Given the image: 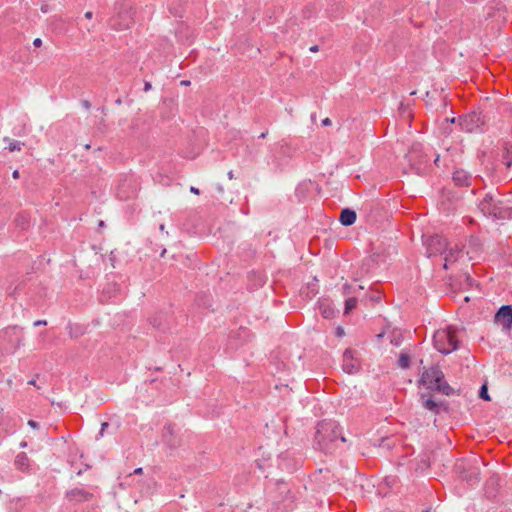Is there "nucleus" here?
Wrapping results in <instances>:
<instances>
[{"instance_id":"obj_34","label":"nucleus","mask_w":512,"mask_h":512,"mask_svg":"<svg viewBox=\"0 0 512 512\" xmlns=\"http://www.w3.org/2000/svg\"><path fill=\"white\" fill-rule=\"evenodd\" d=\"M181 84L182 85H189V81H182Z\"/></svg>"},{"instance_id":"obj_30","label":"nucleus","mask_w":512,"mask_h":512,"mask_svg":"<svg viewBox=\"0 0 512 512\" xmlns=\"http://www.w3.org/2000/svg\"><path fill=\"white\" fill-rule=\"evenodd\" d=\"M142 472V468H137L135 469L134 473L138 474V473H141Z\"/></svg>"},{"instance_id":"obj_7","label":"nucleus","mask_w":512,"mask_h":512,"mask_svg":"<svg viewBox=\"0 0 512 512\" xmlns=\"http://www.w3.org/2000/svg\"><path fill=\"white\" fill-rule=\"evenodd\" d=\"M163 441L170 448H177L182 443L179 430L172 424L166 425L163 431Z\"/></svg>"},{"instance_id":"obj_2","label":"nucleus","mask_w":512,"mask_h":512,"mask_svg":"<svg viewBox=\"0 0 512 512\" xmlns=\"http://www.w3.org/2000/svg\"><path fill=\"white\" fill-rule=\"evenodd\" d=\"M315 440L318 447L325 452H331L338 446L339 442H345L338 424L334 421L326 420L318 424Z\"/></svg>"},{"instance_id":"obj_24","label":"nucleus","mask_w":512,"mask_h":512,"mask_svg":"<svg viewBox=\"0 0 512 512\" xmlns=\"http://www.w3.org/2000/svg\"><path fill=\"white\" fill-rule=\"evenodd\" d=\"M190 191H191L192 193H194V194H199V189H198V188H196V187H193V186H192V187H190Z\"/></svg>"},{"instance_id":"obj_31","label":"nucleus","mask_w":512,"mask_h":512,"mask_svg":"<svg viewBox=\"0 0 512 512\" xmlns=\"http://www.w3.org/2000/svg\"><path fill=\"white\" fill-rule=\"evenodd\" d=\"M42 324H45V321H37V322H35V325H42Z\"/></svg>"},{"instance_id":"obj_37","label":"nucleus","mask_w":512,"mask_h":512,"mask_svg":"<svg viewBox=\"0 0 512 512\" xmlns=\"http://www.w3.org/2000/svg\"><path fill=\"white\" fill-rule=\"evenodd\" d=\"M21 447H26V443L25 442L21 443Z\"/></svg>"},{"instance_id":"obj_6","label":"nucleus","mask_w":512,"mask_h":512,"mask_svg":"<svg viewBox=\"0 0 512 512\" xmlns=\"http://www.w3.org/2000/svg\"><path fill=\"white\" fill-rule=\"evenodd\" d=\"M423 247L425 249L424 254L427 258H440L448 248V244L445 239L436 235L425 237L423 240Z\"/></svg>"},{"instance_id":"obj_27","label":"nucleus","mask_w":512,"mask_h":512,"mask_svg":"<svg viewBox=\"0 0 512 512\" xmlns=\"http://www.w3.org/2000/svg\"><path fill=\"white\" fill-rule=\"evenodd\" d=\"M107 426H108V424H107V423H103V424H102L101 432H100V434H101V435H103V432H104V430H105V428H106Z\"/></svg>"},{"instance_id":"obj_14","label":"nucleus","mask_w":512,"mask_h":512,"mask_svg":"<svg viewBox=\"0 0 512 512\" xmlns=\"http://www.w3.org/2000/svg\"><path fill=\"white\" fill-rule=\"evenodd\" d=\"M357 306V299L349 297L345 301L344 314H349Z\"/></svg>"},{"instance_id":"obj_9","label":"nucleus","mask_w":512,"mask_h":512,"mask_svg":"<svg viewBox=\"0 0 512 512\" xmlns=\"http://www.w3.org/2000/svg\"><path fill=\"white\" fill-rule=\"evenodd\" d=\"M343 370L348 374H354L358 372L360 368L359 360L354 356L352 350L347 349L343 355Z\"/></svg>"},{"instance_id":"obj_29","label":"nucleus","mask_w":512,"mask_h":512,"mask_svg":"<svg viewBox=\"0 0 512 512\" xmlns=\"http://www.w3.org/2000/svg\"><path fill=\"white\" fill-rule=\"evenodd\" d=\"M228 177H229V179H233L234 175H233V172H232V171H230V172L228 173Z\"/></svg>"},{"instance_id":"obj_23","label":"nucleus","mask_w":512,"mask_h":512,"mask_svg":"<svg viewBox=\"0 0 512 512\" xmlns=\"http://www.w3.org/2000/svg\"><path fill=\"white\" fill-rule=\"evenodd\" d=\"M151 88H152L151 83L150 82H145V84H144V91L148 92Z\"/></svg>"},{"instance_id":"obj_38","label":"nucleus","mask_w":512,"mask_h":512,"mask_svg":"<svg viewBox=\"0 0 512 512\" xmlns=\"http://www.w3.org/2000/svg\"><path fill=\"white\" fill-rule=\"evenodd\" d=\"M425 512H431V511H430V510H427V511H425Z\"/></svg>"},{"instance_id":"obj_5","label":"nucleus","mask_w":512,"mask_h":512,"mask_svg":"<svg viewBox=\"0 0 512 512\" xmlns=\"http://www.w3.org/2000/svg\"><path fill=\"white\" fill-rule=\"evenodd\" d=\"M440 260L442 262L443 269L457 272L462 268L465 255L457 245H454L445 250L443 255L440 257Z\"/></svg>"},{"instance_id":"obj_36","label":"nucleus","mask_w":512,"mask_h":512,"mask_svg":"<svg viewBox=\"0 0 512 512\" xmlns=\"http://www.w3.org/2000/svg\"><path fill=\"white\" fill-rule=\"evenodd\" d=\"M165 253H166V249H163V251L161 252V256H164Z\"/></svg>"},{"instance_id":"obj_8","label":"nucleus","mask_w":512,"mask_h":512,"mask_svg":"<svg viewBox=\"0 0 512 512\" xmlns=\"http://www.w3.org/2000/svg\"><path fill=\"white\" fill-rule=\"evenodd\" d=\"M495 322L502 326L506 332L512 327V306H502L495 315Z\"/></svg>"},{"instance_id":"obj_32","label":"nucleus","mask_w":512,"mask_h":512,"mask_svg":"<svg viewBox=\"0 0 512 512\" xmlns=\"http://www.w3.org/2000/svg\"><path fill=\"white\" fill-rule=\"evenodd\" d=\"M28 383L31 385H36V381L34 379L30 380Z\"/></svg>"},{"instance_id":"obj_3","label":"nucleus","mask_w":512,"mask_h":512,"mask_svg":"<svg viewBox=\"0 0 512 512\" xmlns=\"http://www.w3.org/2000/svg\"><path fill=\"white\" fill-rule=\"evenodd\" d=\"M479 208L484 215L506 219L512 217V211L506 201L498 193H487L479 203Z\"/></svg>"},{"instance_id":"obj_35","label":"nucleus","mask_w":512,"mask_h":512,"mask_svg":"<svg viewBox=\"0 0 512 512\" xmlns=\"http://www.w3.org/2000/svg\"><path fill=\"white\" fill-rule=\"evenodd\" d=\"M266 132H263L261 135H260V138H265L266 137Z\"/></svg>"},{"instance_id":"obj_25","label":"nucleus","mask_w":512,"mask_h":512,"mask_svg":"<svg viewBox=\"0 0 512 512\" xmlns=\"http://www.w3.org/2000/svg\"><path fill=\"white\" fill-rule=\"evenodd\" d=\"M12 176H13L14 179H18L19 178V171L18 170L13 171Z\"/></svg>"},{"instance_id":"obj_19","label":"nucleus","mask_w":512,"mask_h":512,"mask_svg":"<svg viewBox=\"0 0 512 512\" xmlns=\"http://www.w3.org/2000/svg\"><path fill=\"white\" fill-rule=\"evenodd\" d=\"M336 334L337 336L342 337L344 335V329L342 327H338L336 329Z\"/></svg>"},{"instance_id":"obj_10","label":"nucleus","mask_w":512,"mask_h":512,"mask_svg":"<svg viewBox=\"0 0 512 512\" xmlns=\"http://www.w3.org/2000/svg\"><path fill=\"white\" fill-rule=\"evenodd\" d=\"M318 309L322 316L330 319L335 315L334 307L329 299H321L318 301Z\"/></svg>"},{"instance_id":"obj_13","label":"nucleus","mask_w":512,"mask_h":512,"mask_svg":"<svg viewBox=\"0 0 512 512\" xmlns=\"http://www.w3.org/2000/svg\"><path fill=\"white\" fill-rule=\"evenodd\" d=\"M453 180L456 184L464 186L468 184V176L463 171H457L454 173Z\"/></svg>"},{"instance_id":"obj_15","label":"nucleus","mask_w":512,"mask_h":512,"mask_svg":"<svg viewBox=\"0 0 512 512\" xmlns=\"http://www.w3.org/2000/svg\"><path fill=\"white\" fill-rule=\"evenodd\" d=\"M343 289H344L345 294H349V293H356L357 290H363L364 287L361 285H358V286L344 285Z\"/></svg>"},{"instance_id":"obj_4","label":"nucleus","mask_w":512,"mask_h":512,"mask_svg":"<svg viewBox=\"0 0 512 512\" xmlns=\"http://www.w3.org/2000/svg\"><path fill=\"white\" fill-rule=\"evenodd\" d=\"M433 345L442 354H449L459 346L456 330L450 326L442 327L433 334Z\"/></svg>"},{"instance_id":"obj_12","label":"nucleus","mask_w":512,"mask_h":512,"mask_svg":"<svg viewBox=\"0 0 512 512\" xmlns=\"http://www.w3.org/2000/svg\"><path fill=\"white\" fill-rule=\"evenodd\" d=\"M29 459L25 453H20L16 456L15 465L22 470L28 468Z\"/></svg>"},{"instance_id":"obj_1","label":"nucleus","mask_w":512,"mask_h":512,"mask_svg":"<svg viewBox=\"0 0 512 512\" xmlns=\"http://www.w3.org/2000/svg\"><path fill=\"white\" fill-rule=\"evenodd\" d=\"M421 404L423 408L438 414L447 409V403L440 398V395L451 396L455 390L445 380L443 372L437 367H431L423 372L420 380Z\"/></svg>"},{"instance_id":"obj_22","label":"nucleus","mask_w":512,"mask_h":512,"mask_svg":"<svg viewBox=\"0 0 512 512\" xmlns=\"http://www.w3.org/2000/svg\"><path fill=\"white\" fill-rule=\"evenodd\" d=\"M42 44V41L40 38H36L34 41H33V45L36 46V47H39L41 46Z\"/></svg>"},{"instance_id":"obj_17","label":"nucleus","mask_w":512,"mask_h":512,"mask_svg":"<svg viewBox=\"0 0 512 512\" xmlns=\"http://www.w3.org/2000/svg\"><path fill=\"white\" fill-rule=\"evenodd\" d=\"M479 397L485 401H490V396L488 394V387H487L486 383L482 385V387L480 389Z\"/></svg>"},{"instance_id":"obj_18","label":"nucleus","mask_w":512,"mask_h":512,"mask_svg":"<svg viewBox=\"0 0 512 512\" xmlns=\"http://www.w3.org/2000/svg\"><path fill=\"white\" fill-rule=\"evenodd\" d=\"M21 145V142L13 140L9 142L7 149L10 152L19 151L21 149Z\"/></svg>"},{"instance_id":"obj_26","label":"nucleus","mask_w":512,"mask_h":512,"mask_svg":"<svg viewBox=\"0 0 512 512\" xmlns=\"http://www.w3.org/2000/svg\"><path fill=\"white\" fill-rule=\"evenodd\" d=\"M92 16H93V13H92L91 11H87V12L85 13V17H86L87 19H91V18H92Z\"/></svg>"},{"instance_id":"obj_11","label":"nucleus","mask_w":512,"mask_h":512,"mask_svg":"<svg viewBox=\"0 0 512 512\" xmlns=\"http://www.w3.org/2000/svg\"><path fill=\"white\" fill-rule=\"evenodd\" d=\"M356 221V213L354 210L351 209H343L340 215V222L344 226H350L354 224Z\"/></svg>"},{"instance_id":"obj_20","label":"nucleus","mask_w":512,"mask_h":512,"mask_svg":"<svg viewBox=\"0 0 512 512\" xmlns=\"http://www.w3.org/2000/svg\"><path fill=\"white\" fill-rule=\"evenodd\" d=\"M331 123L332 122H331V120L329 118H325V119L322 120V125L323 126H329V125H331Z\"/></svg>"},{"instance_id":"obj_28","label":"nucleus","mask_w":512,"mask_h":512,"mask_svg":"<svg viewBox=\"0 0 512 512\" xmlns=\"http://www.w3.org/2000/svg\"><path fill=\"white\" fill-rule=\"evenodd\" d=\"M310 51H311V52H316V51H318V46H312V47H310Z\"/></svg>"},{"instance_id":"obj_33","label":"nucleus","mask_w":512,"mask_h":512,"mask_svg":"<svg viewBox=\"0 0 512 512\" xmlns=\"http://www.w3.org/2000/svg\"><path fill=\"white\" fill-rule=\"evenodd\" d=\"M159 229H160V231H162V232H163V231L165 230V226H164L163 224H161V225H160V227H159Z\"/></svg>"},{"instance_id":"obj_21","label":"nucleus","mask_w":512,"mask_h":512,"mask_svg":"<svg viewBox=\"0 0 512 512\" xmlns=\"http://www.w3.org/2000/svg\"><path fill=\"white\" fill-rule=\"evenodd\" d=\"M28 425H29L30 427H32L33 429H35V428H37V427H38L37 422H35V421H33V420H29V421H28Z\"/></svg>"},{"instance_id":"obj_16","label":"nucleus","mask_w":512,"mask_h":512,"mask_svg":"<svg viewBox=\"0 0 512 512\" xmlns=\"http://www.w3.org/2000/svg\"><path fill=\"white\" fill-rule=\"evenodd\" d=\"M410 358L407 354L401 353L399 357V366L402 368H407L409 366Z\"/></svg>"}]
</instances>
